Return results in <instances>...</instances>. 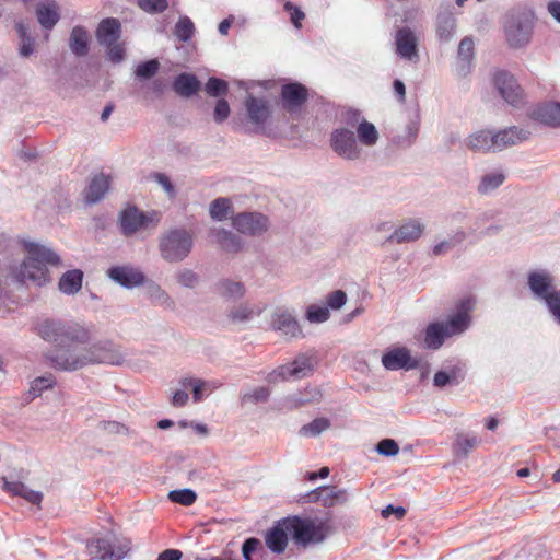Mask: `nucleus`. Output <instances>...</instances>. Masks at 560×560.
<instances>
[{"label":"nucleus","instance_id":"f257e3e1","mask_svg":"<svg viewBox=\"0 0 560 560\" xmlns=\"http://www.w3.org/2000/svg\"><path fill=\"white\" fill-rule=\"evenodd\" d=\"M23 244L28 256L21 265L18 277L22 282L30 281L42 287L49 281L47 265H60V257L50 248L38 243L24 241Z\"/></svg>","mask_w":560,"mask_h":560},{"label":"nucleus","instance_id":"f03ea898","mask_svg":"<svg viewBox=\"0 0 560 560\" xmlns=\"http://www.w3.org/2000/svg\"><path fill=\"white\" fill-rule=\"evenodd\" d=\"M283 524L295 544L303 547L323 542L332 532L330 517L314 520L295 515L283 518Z\"/></svg>","mask_w":560,"mask_h":560},{"label":"nucleus","instance_id":"7ed1b4c3","mask_svg":"<svg viewBox=\"0 0 560 560\" xmlns=\"http://www.w3.org/2000/svg\"><path fill=\"white\" fill-rule=\"evenodd\" d=\"M37 335L47 342L62 347L66 342L89 343L90 334L77 323H65L58 319L46 318L38 323Z\"/></svg>","mask_w":560,"mask_h":560},{"label":"nucleus","instance_id":"20e7f679","mask_svg":"<svg viewBox=\"0 0 560 560\" xmlns=\"http://www.w3.org/2000/svg\"><path fill=\"white\" fill-rule=\"evenodd\" d=\"M88 343L66 342L60 348H55L44 353L51 368L58 371L74 372L91 365Z\"/></svg>","mask_w":560,"mask_h":560},{"label":"nucleus","instance_id":"39448f33","mask_svg":"<svg viewBox=\"0 0 560 560\" xmlns=\"http://www.w3.org/2000/svg\"><path fill=\"white\" fill-rule=\"evenodd\" d=\"M502 25L510 47H525L532 38L534 14L528 10L513 9L504 15Z\"/></svg>","mask_w":560,"mask_h":560},{"label":"nucleus","instance_id":"423d86ee","mask_svg":"<svg viewBox=\"0 0 560 560\" xmlns=\"http://www.w3.org/2000/svg\"><path fill=\"white\" fill-rule=\"evenodd\" d=\"M192 246L191 233L183 228L167 230L159 237L160 255L167 262L183 261L190 254Z\"/></svg>","mask_w":560,"mask_h":560},{"label":"nucleus","instance_id":"0eeeda50","mask_svg":"<svg viewBox=\"0 0 560 560\" xmlns=\"http://www.w3.org/2000/svg\"><path fill=\"white\" fill-rule=\"evenodd\" d=\"M161 212L142 211L136 206H127L118 214V226L125 237H130L140 231L154 230L161 221Z\"/></svg>","mask_w":560,"mask_h":560},{"label":"nucleus","instance_id":"6e6552de","mask_svg":"<svg viewBox=\"0 0 560 560\" xmlns=\"http://www.w3.org/2000/svg\"><path fill=\"white\" fill-rule=\"evenodd\" d=\"M86 550L93 559L120 560L129 552L130 541L108 530L104 536L89 540Z\"/></svg>","mask_w":560,"mask_h":560},{"label":"nucleus","instance_id":"1a4fd4ad","mask_svg":"<svg viewBox=\"0 0 560 560\" xmlns=\"http://www.w3.org/2000/svg\"><path fill=\"white\" fill-rule=\"evenodd\" d=\"M316 360L313 355L305 353L299 354L291 363L283 364L267 375L269 383H277L288 378H304L314 371Z\"/></svg>","mask_w":560,"mask_h":560},{"label":"nucleus","instance_id":"9d476101","mask_svg":"<svg viewBox=\"0 0 560 560\" xmlns=\"http://www.w3.org/2000/svg\"><path fill=\"white\" fill-rule=\"evenodd\" d=\"M330 147L335 153L348 161L359 160L362 155L354 132L347 128H338L331 132Z\"/></svg>","mask_w":560,"mask_h":560},{"label":"nucleus","instance_id":"9b49d317","mask_svg":"<svg viewBox=\"0 0 560 560\" xmlns=\"http://www.w3.org/2000/svg\"><path fill=\"white\" fill-rule=\"evenodd\" d=\"M233 228L244 235L259 236L269 229V219L260 212H240L232 217Z\"/></svg>","mask_w":560,"mask_h":560},{"label":"nucleus","instance_id":"f8f14e48","mask_svg":"<svg viewBox=\"0 0 560 560\" xmlns=\"http://www.w3.org/2000/svg\"><path fill=\"white\" fill-rule=\"evenodd\" d=\"M527 285L534 298L544 301L545 304L560 291L555 288L553 277L547 270L530 271L527 276Z\"/></svg>","mask_w":560,"mask_h":560},{"label":"nucleus","instance_id":"ddd939ff","mask_svg":"<svg viewBox=\"0 0 560 560\" xmlns=\"http://www.w3.org/2000/svg\"><path fill=\"white\" fill-rule=\"evenodd\" d=\"M382 365L387 371L415 370L419 366V360L411 357L406 347H394L387 349L382 355Z\"/></svg>","mask_w":560,"mask_h":560},{"label":"nucleus","instance_id":"4468645a","mask_svg":"<svg viewBox=\"0 0 560 560\" xmlns=\"http://www.w3.org/2000/svg\"><path fill=\"white\" fill-rule=\"evenodd\" d=\"M89 357L91 365L112 364L120 365L125 360V353L112 341H100L89 347Z\"/></svg>","mask_w":560,"mask_h":560},{"label":"nucleus","instance_id":"2eb2a0df","mask_svg":"<svg viewBox=\"0 0 560 560\" xmlns=\"http://www.w3.org/2000/svg\"><path fill=\"white\" fill-rule=\"evenodd\" d=\"M475 301L471 298L460 300L456 305V314L443 323V328L448 337L463 334L470 325L469 313L474 308Z\"/></svg>","mask_w":560,"mask_h":560},{"label":"nucleus","instance_id":"dca6fc26","mask_svg":"<svg viewBox=\"0 0 560 560\" xmlns=\"http://www.w3.org/2000/svg\"><path fill=\"white\" fill-rule=\"evenodd\" d=\"M494 85L504 101L512 106L523 102V90L515 78L506 71H500L494 77Z\"/></svg>","mask_w":560,"mask_h":560},{"label":"nucleus","instance_id":"f3484780","mask_svg":"<svg viewBox=\"0 0 560 560\" xmlns=\"http://www.w3.org/2000/svg\"><path fill=\"white\" fill-rule=\"evenodd\" d=\"M530 136V131L517 126H511L492 132L493 152H500L513 145H517L526 141Z\"/></svg>","mask_w":560,"mask_h":560},{"label":"nucleus","instance_id":"a211bd4d","mask_svg":"<svg viewBox=\"0 0 560 560\" xmlns=\"http://www.w3.org/2000/svg\"><path fill=\"white\" fill-rule=\"evenodd\" d=\"M308 91L299 82L288 83L281 88L282 107L289 113H295L306 103Z\"/></svg>","mask_w":560,"mask_h":560},{"label":"nucleus","instance_id":"6ab92c4d","mask_svg":"<svg viewBox=\"0 0 560 560\" xmlns=\"http://www.w3.org/2000/svg\"><path fill=\"white\" fill-rule=\"evenodd\" d=\"M107 276L126 289L139 287L145 280L144 273L130 265L112 267L107 270Z\"/></svg>","mask_w":560,"mask_h":560},{"label":"nucleus","instance_id":"aec40b11","mask_svg":"<svg viewBox=\"0 0 560 560\" xmlns=\"http://www.w3.org/2000/svg\"><path fill=\"white\" fill-rule=\"evenodd\" d=\"M424 224L420 219H408L404 221L387 238L388 243H410L419 240L424 232Z\"/></svg>","mask_w":560,"mask_h":560},{"label":"nucleus","instance_id":"412c9836","mask_svg":"<svg viewBox=\"0 0 560 560\" xmlns=\"http://www.w3.org/2000/svg\"><path fill=\"white\" fill-rule=\"evenodd\" d=\"M247 117L252 124L262 128L271 116V105L269 101L262 97H256L249 94L245 100Z\"/></svg>","mask_w":560,"mask_h":560},{"label":"nucleus","instance_id":"4be33fe9","mask_svg":"<svg viewBox=\"0 0 560 560\" xmlns=\"http://www.w3.org/2000/svg\"><path fill=\"white\" fill-rule=\"evenodd\" d=\"M271 326L275 330L290 338H296L302 335L299 322L284 308H276L271 316Z\"/></svg>","mask_w":560,"mask_h":560},{"label":"nucleus","instance_id":"5701e85b","mask_svg":"<svg viewBox=\"0 0 560 560\" xmlns=\"http://www.w3.org/2000/svg\"><path fill=\"white\" fill-rule=\"evenodd\" d=\"M396 52L402 59L409 61L418 60V39L409 27H401L397 31Z\"/></svg>","mask_w":560,"mask_h":560},{"label":"nucleus","instance_id":"b1692460","mask_svg":"<svg viewBox=\"0 0 560 560\" xmlns=\"http://www.w3.org/2000/svg\"><path fill=\"white\" fill-rule=\"evenodd\" d=\"M2 481V489L12 495L21 497L27 502L39 505L43 500V493L39 491H35L30 489L26 485H24L19 479H14L12 476H3L0 477Z\"/></svg>","mask_w":560,"mask_h":560},{"label":"nucleus","instance_id":"393cba45","mask_svg":"<svg viewBox=\"0 0 560 560\" xmlns=\"http://www.w3.org/2000/svg\"><path fill=\"white\" fill-rule=\"evenodd\" d=\"M121 32L120 22L115 18H107L100 22L96 30L97 42L102 46H110L119 40Z\"/></svg>","mask_w":560,"mask_h":560},{"label":"nucleus","instance_id":"a878e982","mask_svg":"<svg viewBox=\"0 0 560 560\" xmlns=\"http://www.w3.org/2000/svg\"><path fill=\"white\" fill-rule=\"evenodd\" d=\"M533 119L552 128L560 127V103L548 102L538 105L532 114Z\"/></svg>","mask_w":560,"mask_h":560},{"label":"nucleus","instance_id":"bb28decb","mask_svg":"<svg viewBox=\"0 0 560 560\" xmlns=\"http://www.w3.org/2000/svg\"><path fill=\"white\" fill-rule=\"evenodd\" d=\"M288 534L287 525L283 524V520L279 521L266 534V546L275 553H282L288 546Z\"/></svg>","mask_w":560,"mask_h":560},{"label":"nucleus","instance_id":"cd10ccee","mask_svg":"<svg viewBox=\"0 0 560 560\" xmlns=\"http://www.w3.org/2000/svg\"><path fill=\"white\" fill-rule=\"evenodd\" d=\"M211 234L215 237L217 244L226 253L236 254L242 250L244 242L242 237L230 230L212 229Z\"/></svg>","mask_w":560,"mask_h":560},{"label":"nucleus","instance_id":"c85d7f7f","mask_svg":"<svg viewBox=\"0 0 560 560\" xmlns=\"http://www.w3.org/2000/svg\"><path fill=\"white\" fill-rule=\"evenodd\" d=\"M110 186L109 177L104 174L95 175L84 191V200L89 205L100 202Z\"/></svg>","mask_w":560,"mask_h":560},{"label":"nucleus","instance_id":"c756f323","mask_svg":"<svg viewBox=\"0 0 560 560\" xmlns=\"http://www.w3.org/2000/svg\"><path fill=\"white\" fill-rule=\"evenodd\" d=\"M201 89V82L195 74L183 72L173 81L174 92L185 98H189Z\"/></svg>","mask_w":560,"mask_h":560},{"label":"nucleus","instance_id":"7c9ffc66","mask_svg":"<svg viewBox=\"0 0 560 560\" xmlns=\"http://www.w3.org/2000/svg\"><path fill=\"white\" fill-rule=\"evenodd\" d=\"M144 294L151 301L153 305L163 306L167 310L175 308L174 300L168 295V293L161 288L154 281H145L144 280Z\"/></svg>","mask_w":560,"mask_h":560},{"label":"nucleus","instance_id":"2f4dec72","mask_svg":"<svg viewBox=\"0 0 560 560\" xmlns=\"http://www.w3.org/2000/svg\"><path fill=\"white\" fill-rule=\"evenodd\" d=\"M491 130H479L469 135L465 141L468 149L476 152H493Z\"/></svg>","mask_w":560,"mask_h":560},{"label":"nucleus","instance_id":"473e14b6","mask_svg":"<svg viewBox=\"0 0 560 560\" xmlns=\"http://www.w3.org/2000/svg\"><path fill=\"white\" fill-rule=\"evenodd\" d=\"M446 338H448V336L443 328V323L434 322L427 326L423 342L425 348L438 350L442 347Z\"/></svg>","mask_w":560,"mask_h":560},{"label":"nucleus","instance_id":"72a5a7b5","mask_svg":"<svg viewBox=\"0 0 560 560\" xmlns=\"http://www.w3.org/2000/svg\"><path fill=\"white\" fill-rule=\"evenodd\" d=\"M69 48L77 57H84L89 52V33L83 26H74L69 38Z\"/></svg>","mask_w":560,"mask_h":560},{"label":"nucleus","instance_id":"f704fd0d","mask_svg":"<svg viewBox=\"0 0 560 560\" xmlns=\"http://www.w3.org/2000/svg\"><path fill=\"white\" fill-rule=\"evenodd\" d=\"M36 16L42 27L48 31L52 30L60 19L58 7L55 2L47 4L38 3L36 7Z\"/></svg>","mask_w":560,"mask_h":560},{"label":"nucleus","instance_id":"c9c22d12","mask_svg":"<svg viewBox=\"0 0 560 560\" xmlns=\"http://www.w3.org/2000/svg\"><path fill=\"white\" fill-rule=\"evenodd\" d=\"M83 272L80 269L66 271L59 279V290L68 295L78 293L82 288Z\"/></svg>","mask_w":560,"mask_h":560},{"label":"nucleus","instance_id":"e433bc0d","mask_svg":"<svg viewBox=\"0 0 560 560\" xmlns=\"http://www.w3.org/2000/svg\"><path fill=\"white\" fill-rule=\"evenodd\" d=\"M456 20L452 12H440L436 19V34L441 42H450L455 34Z\"/></svg>","mask_w":560,"mask_h":560},{"label":"nucleus","instance_id":"4c0bfd02","mask_svg":"<svg viewBox=\"0 0 560 560\" xmlns=\"http://www.w3.org/2000/svg\"><path fill=\"white\" fill-rule=\"evenodd\" d=\"M15 30L20 38L19 54L27 58L34 52L35 38L28 33V27L23 21L15 22Z\"/></svg>","mask_w":560,"mask_h":560},{"label":"nucleus","instance_id":"58836bf2","mask_svg":"<svg viewBox=\"0 0 560 560\" xmlns=\"http://www.w3.org/2000/svg\"><path fill=\"white\" fill-rule=\"evenodd\" d=\"M348 500L349 494L346 489L338 488L337 486H326L323 488L322 505L325 508L345 504Z\"/></svg>","mask_w":560,"mask_h":560},{"label":"nucleus","instance_id":"ea45409f","mask_svg":"<svg viewBox=\"0 0 560 560\" xmlns=\"http://www.w3.org/2000/svg\"><path fill=\"white\" fill-rule=\"evenodd\" d=\"M506 176L502 171L485 174L477 187L480 195H488L499 188L505 180Z\"/></svg>","mask_w":560,"mask_h":560},{"label":"nucleus","instance_id":"a19ab883","mask_svg":"<svg viewBox=\"0 0 560 560\" xmlns=\"http://www.w3.org/2000/svg\"><path fill=\"white\" fill-rule=\"evenodd\" d=\"M464 380V373L458 366H453L450 371H438L433 377V384L436 387L446 385H458Z\"/></svg>","mask_w":560,"mask_h":560},{"label":"nucleus","instance_id":"79ce46f5","mask_svg":"<svg viewBox=\"0 0 560 560\" xmlns=\"http://www.w3.org/2000/svg\"><path fill=\"white\" fill-rule=\"evenodd\" d=\"M468 234L464 230L456 231L450 238L443 240L435 244L432 248V254L434 256H441L450 252L457 245H460L466 238Z\"/></svg>","mask_w":560,"mask_h":560},{"label":"nucleus","instance_id":"37998d69","mask_svg":"<svg viewBox=\"0 0 560 560\" xmlns=\"http://www.w3.org/2000/svg\"><path fill=\"white\" fill-rule=\"evenodd\" d=\"M357 133L359 141L366 147L375 145L380 138L376 127L368 120H363L358 125Z\"/></svg>","mask_w":560,"mask_h":560},{"label":"nucleus","instance_id":"c03bdc74","mask_svg":"<svg viewBox=\"0 0 560 560\" xmlns=\"http://www.w3.org/2000/svg\"><path fill=\"white\" fill-rule=\"evenodd\" d=\"M219 293L226 299L237 300L245 293V287L242 282L223 279L218 283Z\"/></svg>","mask_w":560,"mask_h":560},{"label":"nucleus","instance_id":"a18cd8bd","mask_svg":"<svg viewBox=\"0 0 560 560\" xmlns=\"http://www.w3.org/2000/svg\"><path fill=\"white\" fill-rule=\"evenodd\" d=\"M232 211V202L229 198H217L209 207L210 217L215 221H223Z\"/></svg>","mask_w":560,"mask_h":560},{"label":"nucleus","instance_id":"49530a36","mask_svg":"<svg viewBox=\"0 0 560 560\" xmlns=\"http://www.w3.org/2000/svg\"><path fill=\"white\" fill-rule=\"evenodd\" d=\"M478 442L479 441L476 436H468L459 433L456 435L453 452L457 456L467 457L470 451L477 446Z\"/></svg>","mask_w":560,"mask_h":560},{"label":"nucleus","instance_id":"de8ad7c7","mask_svg":"<svg viewBox=\"0 0 560 560\" xmlns=\"http://www.w3.org/2000/svg\"><path fill=\"white\" fill-rule=\"evenodd\" d=\"M322 393L317 387H306L304 392H300L290 397L293 406L300 407L311 402L319 401Z\"/></svg>","mask_w":560,"mask_h":560},{"label":"nucleus","instance_id":"09e8293b","mask_svg":"<svg viewBox=\"0 0 560 560\" xmlns=\"http://www.w3.org/2000/svg\"><path fill=\"white\" fill-rule=\"evenodd\" d=\"M270 397V389L265 386L256 387L252 390L245 392L241 395L242 405L252 404L256 405L259 402L268 401Z\"/></svg>","mask_w":560,"mask_h":560},{"label":"nucleus","instance_id":"8fccbe9b","mask_svg":"<svg viewBox=\"0 0 560 560\" xmlns=\"http://www.w3.org/2000/svg\"><path fill=\"white\" fill-rule=\"evenodd\" d=\"M97 430L106 435H129L131 433L130 429L118 421H100L97 424Z\"/></svg>","mask_w":560,"mask_h":560},{"label":"nucleus","instance_id":"3c124183","mask_svg":"<svg viewBox=\"0 0 560 560\" xmlns=\"http://www.w3.org/2000/svg\"><path fill=\"white\" fill-rule=\"evenodd\" d=\"M195 32V25L188 16L178 20L174 27L175 36L182 42H188Z\"/></svg>","mask_w":560,"mask_h":560},{"label":"nucleus","instance_id":"603ef678","mask_svg":"<svg viewBox=\"0 0 560 560\" xmlns=\"http://www.w3.org/2000/svg\"><path fill=\"white\" fill-rule=\"evenodd\" d=\"M168 499L185 506H189L197 500V494L191 489L172 490L168 492Z\"/></svg>","mask_w":560,"mask_h":560},{"label":"nucleus","instance_id":"864d4df0","mask_svg":"<svg viewBox=\"0 0 560 560\" xmlns=\"http://www.w3.org/2000/svg\"><path fill=\"white\" fill-rule=\"evenodd\" d=\"M180 385L184 387H191L194 401L198 402L202 399V389L209 387V383L200 378L184 377L180 380Z\"/></svg>","mask_w":560,"mask_h":560},{"label":"nucleus","instance_id":"5fc2aeb1","mask_svg":"<svg viewBox=\"0 0 560 560\" xmlns=\"http://www.w3.org/2000/svg\"><path fill=\"white\" fill-rule=\"evenodd\" d=\"M330 423L325 418H316L310 423L303 425L300 430V433L303 435H319L322 432L329 428Z\"/></svg>","mask_w":560,"mask_h":560},{"label":"nucleus","instance_id":"6e6d98bb","mask_svg":"<svg viewBox=\"0 0 560 560\" xmlns=\"http://www.w3.org/2000/svg\"><path fill=\"white\" fill-rule=\"evenodd\" d=\"M56 383V380L52 374H47L40 377L35 378L31 384L30 394L34 397L39 396L43 390L51 388Z\"/></svg>","mask_w":560,"mask_h":560},{"label":"nucleus","instance_id":"4d7b16f0","mask_svg":"<svg viewBox=\"0 0 560 560\" xmlns=\"http://www.w3.org/2000/svg\"><path fill=\"white\" fill-rule=\"evenodd\" d=\"M228 90V83L224 80L214 77L210 78L205 86L207 94L213 97L226 95Z\"/></svg>","mask_w":560,"mask_h":560},{"label":"nucleus","instance_id":"13d9d810","mask_svg":"<svg viewBox=\"0 0 560 560\" xmlns=\"http://www.w3.org/2000/svg\"><path fill=\"white\" fill-rule=\"evenodd\" d=\"M159 69L160 62L156 59H151L139 63L135 73L140 79H151L158 73Z\"/></svg>","mask_w":560,"mask_h":560},{"label":"nucleus","instance_id":"bf43d9fd","mask_svg":"<svg viewBox=\"0 0 560 560\" xmlns=\"http://www.w3.org/2000/svg\"><path fill=\"white\" fill-rule=\"evenodd\" d=\"M137 4L141 10L150 14L164 12L167 7V0H137Z\"/></svg>","mask_w":560,"mask_h":560},{"label":"nucleus","instance_id":"052dcab7","mask_svg":"<svg viewBox=\"0 0 560 560\" xmlns=\"http://www.w3.org/2000/svg\"><path fill=\"white\" fill-rule=\"evenodd\" d=\"M330 316L329 308L327 306H318L312 304L306 311V317L311 323H324Z\"/></svg>","mask_w":560,"mask_h":560},{"label":"nucleus","instance_id":"680f3d73","mask_svg":"<svg viewBox=\"0 0 560 560\" xmlns=\"http://www.w3.org/2000/svg\"><path fill=\"white\" fill-rule=\"evenodd\" d=\"M475 44L471 37H464L458 45V59L469 63L474 58Z\"/></svg>","mask_w":560,"mask_h":560},{"label":"nucleus","instance_id":"e2e57ef3","mask_svg":"<svg viewBox=\"0 0 560 560\" xmlns=\"http://www.w3.org/2000/svg\"><path fill=\"white\" fill-rule=\"evenodd\" d=\"M253 310L246 305H238L232 308L229 313V318L232 323L240 324L250 319Z\"/></svg>","mask_w":560,"mask_h":560},{"label":"nucleus","instance_id":"0e129e2a","mask_svg":"<svg viewBox=\"0 0 560 560\" xmlns=\"http://www.w3.org/2000/svg\"><path fill=\"white\" fill-rule=\"evenodd\" d=\"M176 278L180 285L189 289H194L199 282V276L190 269L180 270Z\"/></svg>","mask_w":560,"mask_h":560},{"label":"nucleus","instance_id":"69168bd1","mask_svg":"<svg viewBox=\"0 0 560 560\" xmlns=\"http://www.w3.org/2000/svg\"><path fill=\"white\" fill-rule=\"evenodd\" d=\"M376 451L383 456H395L399 452V445L393 439H383L377 443Z\"/></svg>","mask_w":560,"mask_h":560},{"label":"nucleus","instance_id":"338daca9","mask_svg":"<svg viewBox=\"0 0 560 560\" xmlns=\"http://www.w3.org/2000/svg\"><path fill=\"white\" fill-rule=\"evenodd\" d=\"M327 307L331 310H340L347 303V293L342 290H336L326 298Z\"/></svg>","mask_w":560,"mask_h":560},{"label":"nucleus","instance_id":"774afa93","mask_svg":"<svg viewBox=\"0 0 560 560\" xmlns=\"http://www.w3.org/2000/svg\"><path fill=\"white\" fill-rule=\"evenodd\" d=\"M258 549L262 550L261 542L258 538H247L242 545V555L245 560H253L252 556Z\"/></svg>","mask_w":560,"mask_h":560}]
</instances>
